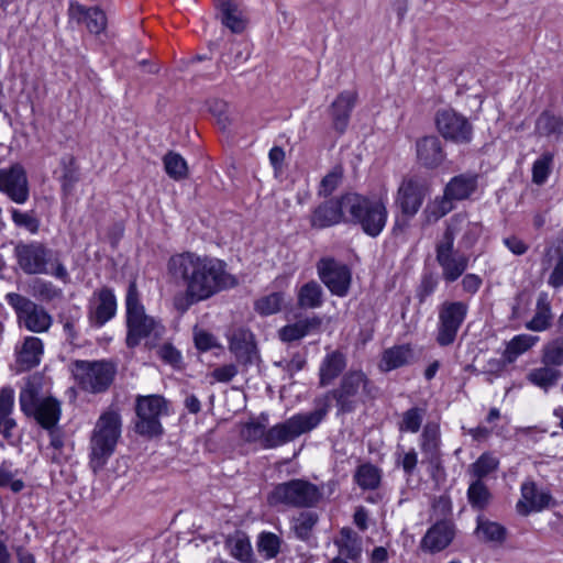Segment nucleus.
<instances>
[{
    "instance_id": "obj_1",
    "label": "nucleus",
    "mask_w": 563,
    "mask_h": 563,
    "mask_svg": "<svg viewBox=\"0 0 563 563\" xmlns=\"http://www.w3.org/2000/svg\"><path fill=\"white\" fill-rule=\"evenodd\" d=\"M329 408L330 405L325 398L322 406L316 410L296 413L268 429V416L261 415L258 420H252L242 427L241 437L247 442L257 443L263 449H275L316 429L327 416Z\"/></svg>"
},
{
    "instance_id": "obj_2",
    "label": "nucleus",
    "mask_w": 563,
    "mask_h": 563,
    "mask_svg": "<svg viewBox=\"0 0 563 563\" xmlns=\"http://www.w3.org/2000/svg\"><path fill=\"white\" fill-rule=\"evenodd\" d=\"M167 273L172 279L181 282H223L229 278L224 261L194 252L170 256Z\"/></svg>"
},
{
    "instance_id": "obj_3",
    "label": "nucleus",
    "mask_w": 563,
    "mask_h": 563,
    "mask_svg": "<svg viewBox=\"0 0 563 563\" xmlns=\"http://www.w3.org/2000/svg\"><path fill=\"white\" fill-rule=\"evenodd\" d=\"M387 200L386 190L374 197H365L356 192L343 195V208L347 211V222L358 224L369 236H378L388 218Z\"/></svg>"
},
{
    "instance_id": "obj_4",
    "label": "nucleus",
    "mask_w": 563,
    "mask_h": 563,
    "mask_svg": "<svg viewBox=\"0 0 563 563\" xmlns=\"http://www.w3.org/2000/svg\"><path fill=\"white\" fill-rule=\"evenodd\" d=\"M121 435V417L115 410L103 412L92 431L90 439V467L95 473L100 471L113 454Z\"/></svg>"
},
{
    "instance_id": "obj_5",
    "label": "nucleus",
    "mask_w": 563,
    "mask_h": 563,
    "mask_svg": "<svg viewBox=\"0 0 563 563\" xmlns=\"http://www.w3.org/2000/svg\"><path fill=\"white\" fill-rule=\"evenodd\" d=\"M125 311L128 346L134 347L147 336L153 335L154 338H159L163 334L164 327L154 318L145 313V309L140 301V294L135 284H130L128 288Z\"/></svg>"
},
{
    "instance_id": "obj_6",
    "label": "nucleus",
    "mask_w": 563,
    "mask_h": 563,
    "mask_svg": "<svg viewBox=\"0 0 563 563\" xmlns=\"http://www.w3.org/2000/svg\"><path fill=\"white\" fill-rule=\"evenodd\" d=\"M377 388L363 371H349L342 379L340 387L332 391L336 406L341 412H351L361 402L376 397Z\"/></svg>"
},
{
    "instance_id": "obj_7",
    "label": "nucleus",
    "mask_w": 563,
    "mask_h": 563,
    "mask_svg": "<svg viewBox=\"0 0 563 563\" xmlns=\"http://www.w3.org/2000/svg\"><path fill=\"white\" fill-rule=\"evenodd\" d=\"M22 269L30 274H46L57 279L67 277L66 268L59 263L55 254L42 244H24L15 249Z\"/></svg>"
},
{
    "instance_id": "obj_8",
    "label": "nucleus",
    "mask_w": 563,
    "mask_h": 563,
    "mask_svg": "<svg viewBox=\"0 0 563 563\" xmlns=\"http://www.w3.org/2000/svg\"><path fill=\"white\" fill-rule=\"evenodd\" d=\"M321 498L322 493L317 485L303 479H291L275 486L267 500L272 506L309 508L316 506Z\"/></svg>"
},
{
    "instance_id": "obj_9",
    "label": "nucleus",
    "mask_w": 563,
    "mask_h": 563,
    "mask_svg": "<svg viewBox=\"0 0 563 563\" xmlns=\"http://www.w3.org/2000/svg\"><path fill=\"white\" fill-rule=\"evenodd\" d=\"M135 410L137 418L135 430L137 433L150 438L162 434L161 417L168 412L167 401L163 396H139Z\"/></svg>"
},
{
    "instance_id": "obj_10",
    "label": "nucleus",
    "mask_w": 563,
    "mask_h": 563,
    "mask_svg": "<svg viewBox=\"0 0 563 563\" xmlns=\"http://www.w3.org/2000/svg\"><path fill=\"white\" fill-rule=\"evenodd\" d=\"M114 367L106 361H77L74 374L81 387L91 393L107 389L114 376Z\"/></svg>"
},
{
    "instance_id": "obj_11",
    "label": "nucleus",
    "mask_w": 563,
    "mask_h": 563,
    "mask_svg": "<svg viewBox=\"0 0 563 563\" xmlns=\"http://www.w3.org/2000/svg\"><path fill=\"white\" fill-rule=\"evenodd\" d=\"M8 302L15 309L20 324L31 332H45L52 325V317L44 308L18 294H9Z\"/></svg>"
},
{
    "instance_id": "obj_12",
    "label": "nucleus",
    "mask_w": 563,
    "mask_h": 563,
    "mask_svg": "<svg viewBox=\"0 0 563 563\" xmlns=\"http://www.w3.org/2000/svg\"><path fill=\"white\" fill-rule=\"evenodd\" d=\"M439 133L455 143H467L472 140L473 129L465 117L451 108L441 109L435 114Z\"/></svg>"
},
{
    "instance_id": "obj_13",
    "label": "nucleus",
    "mask_w": 563,
    "mask_h": 563,
    "mask_svg": "<svg viewBox=\"0 0 563 563\" xmlns=\"http://www.w3.org/2000/svg\"><path fill=\"white\" fill-rule=\"evenodd\" d=\"M467 313V306L463 302H445L439 312V327L437 341L446 346L454 342L457 331Z\"/></svg>"
},
{
    "instance_id": "obj_14",
    "label": "nucleus",
    "mask_w": 563,
    "mask_h": 563,
    "mask_svg": "<svg viewBox=\"0 0 563 563\" xmlns=\"http://www.w3.org/2000/svg\"><path fill=\"white\" fill-rule=\"evenodd\" d=\"M482 234V225L477 221H472L466 214H455L446 229L441 242H451L453 247L454 240L462 250H468L475 245Z\"/></svg>"
},
{
    "instance_id": "obj_15",
    "label": "nucleus",
    "mask_w": 563,
    "mask_h": 563,
    "mask_svg": "<svg viewBox=\"0 0 563 563\" xmlns=\"http://www.w3.org/2000/svg\"><path fill=\"white\" fill-rule=\"evenodd\" d=\"M0 191L16 203H24L29 199L27 177L22 166L0 169Z\"/></svg>"
},
{
    "instance_id": "obj_16",
    "label": "nucleus",
    "mask_w": 563,
    "mask_h": 563,
    "mask_svg": "<svg viewBox=\"0 0 563 563\" xmlns=\"http://www.w3.org/2000/svg\"><path fill=\"white\" fill-rule=\"evenodd\" d=\"M520 493L521 496L516 504V510L521 516L540 512L552 503L551 494L547 489L538 487L534 482L522 483Z\"/></svg>"
},
{
    "instance_id": "obj_17",
    "label": "nucleus",
    "mask_w": 563,
    "mask_h": 563,
    "mask_svg": "<svg viewBox=\"0 0 563 563\" xmlns=\"http://www.w3.org/2000/svg\"><path fill=\"white\" fill-rule=\"evenodd\" d=\"M424 199L422 185L413 178H405L395 197V206L406 218H412L420 209Z\"/></svg>"
},
{
    "instance_id": "obj_18",
    "label": "nucleus",
    "mask_w": 563,
    "mask_h": 563,
    "mask_svg": "<svg viewBox=\"0 0 563 563\" xmlns=\"http://www.w3.org/2000/svg\"><path fill=\"white\" fill-rule=\"evenodd\" d=\"M455 536L454 525L448 520H440L432 525L420 541V550L435 554L445 550Z\"/></svg>"
},
{
    "instance_id": "obj_19",
    "label": "nucleus",
    "mask_w": 563,
    "mask_h": 563,
    "mask_svg": "<svg viewBox=\"0 0 563 563\" xmlns=\"http://www.w3.org/2000/svg\"><path fill=\"white\" fill-rule=\"evenodd\" d=\"M48 395L44 391V379L41 375L34 374L29 376L21 387L19 395V404L21 411L29 416L36 412L37 406L48 399Z\"/></svg>"
},
{
    "instance_id": "obj_20",
    "label": "nucleus",
    "mask_w": 563,
    "mask_h": 563,
    "mask_svg": "<svg viewBox=\"0 0 563 563\" xmlns=\"http://www.w3.org/2000/svg\"><path fill=\"white\" fill-rule=\"evenodd\" d=\"M43 354V341L37 336H25L22 343L15 346L18 372L29 371L40 365Z\"/></svg>"
},
{
    "instance_id": "obj_21",
    "label": "nucleus",
    "mask_w": 563,
    "mask_h": 563,
    "mask_svg": "<svg viewBox=\"0 0 563 563\" xmlns=\"http://www.w3.org/2000/svg\"><path fill=\"white\" fill-rule=\"evenodd\" d=\"M68 15L71 21L85 24L92 34H100L106 30V14L97 7L86 8L78 2H71L68 8Z\"/></svg>"
},
{
    "instance_id": "obj_22",
    "label": "nucleus",
    "mask_w": 563,
    "mask_h": 563,
    "mask_svg": "<svg viewBox=\"0 0 563 563\" xmlns=\"http://www.w3.org/2000/svg\"><path fill=\"white\" fill-rule=\"evenodd\" d=\"M341 221L347 222V211L343 208V196L338 200H329L320 205L311 216L314 228H327Z\"/></svg>"
},
{
    "instance_id": "obj_23",
    "label": "nucleus",
    "mask_w": 563,
    "mask_h": 563,
    "mask_svg": "<svg viewBox=\"0 0 563 563\" xmlns=\"http://www.w3.org/2000/svg\"><path fill=\"white\" fill-rule=\"evenodd\" d=\"M117 312V299L113 292L103 288L91 301L90 320L97 327L104 325Z\"/></svg>"
},
{
    "instance_id": "obj_24",
    "label": "nucleus",
    "mask_w": 563,
    "mask_h": 563,
    "mask_svg": "<svg viewBox=\"0 0 563 563\" xmlns=\"http://www.w3.org/2000/svg\"><path fill=\"white\" fill-rule=\"evenodd\" d=\"M223 284H188L186 294L177 295L174 299L176 309L185 312L191 305L208 299L224 289Z\"/></svg>"
},
{
    "instance_id": "obj_25",
    "label": "nucleus",
    "mask_w": 563,
    "mask_h": 563,
    "mask_svg": "<svg viewBox=\"0 0 563 563\" xmlns=\"http://www.w3.org/2000/svg\"><path fill=\"white\" fill-rule=\"evenodd\" d=\"M229 349L236 360L243 364H251L256 358L257 352L253 334L244 329L233 332L229 341Z\"/></svg>"
},
{
    "instance_id": "obj_26",
    "label": "nucleus",
    "mask_w": 563,
    "mask_h": 563,
    "mask_svg": "<svg viewBox=\"0 0 563 563\" xmlns=\"http://www.w3.org/2000/svg\"><path fill=\"white\" fill-rule=\"evenodd\" d=\"M437 258L449 279L459 278L466 268V258L453 253L450 241L440 242L437 250Z\"/></svg>"
},
{
    "instance_id": "obj_27",
    "label": "nucleus",
    "mask_w": 563,
    "mask_h": 563,
    "mask_svg": "<svg viewBox=\"0 0 563 563\" xmlns=\"http://www.w3.org/2000/svg\"><path fill=\"white\" fill-rule=\"evenodd\" d=\"M357 95L354 91H343L333 101L331 115L334 128L343 132L349 123L350 114L356 103Z\"/></svg>"
},
{
    "instance_id": "obj_28",
    "label": "nucleus",
    "mask_w": 563,
    "mask_h": 563,
    "mask_svg": "<svg viewBox=\"0 0 563 563\" xmlns=\"http://www.w3.org/2000/svg\"><path fill=\"white\" fill-rule=\"evenodd\" d=\"M553 322V312L551 299L547 292H540L536 302L534 314L526 322L527 330L534 332H543L551 328Z\"/></svg>"
},
{
    "instance_id": "obj_29",
    "label": "nucleus",
    "mask_w": 563,
    "mask_h": 563,
    "mask_svg": "<svg viewBox=\"0 0 563 563\" xmlns=\"http://www.w3.org/2000/svg\"><path fill=\"white\" fill-rule=\"evenodd\" d=\"M418 161L428 168L438 167L444 159L441 142L437 136H426L417 142Z\"/></svg>"
},
{
    "instance_id": "obj_30",
    "label": "nucleus",
    "mask_w": 563,
    "mask_h": 563,
    "mask_svg": "<svg viewBox=\"0 0 563 563\" xmlns=\"http://www.w3.org/2000/svg\"><path fill=\"white\" fill-rule=\"evenodd\" d=\"M334 544L339 549V556L346 558L351 561H358L362 555L361 538L351 528H342Z\"/></svg>"
},
{
    "instance_id": "obj_31",
    "label": "nucleus",
    "mask_w": 563,
    "mask_h": 563,
    "mask_svg": "<svg viewBox=\"0 0 563 563\" xmlns=\"http://www.w3.org/2000/svg\"><path fill=\"white\" fill-rule=\"evenodd\" d=\"M440 427L437 422H428L422 430L420 437V448L426 459L430 463L439 460L440 455Z\"/></svg>"
},
{
    "instance_id": "obj_32",
    "label": "nucleus",
    "mask_w": 563,
    "mask_h": 563,
    "mask_svg": "<svg viewBox=\"0 0 563 563\" xmlns=\"http://www.w3.org/2000/svg\"><path fill=\"white\" fill-rule=\"evenodd\" d=\"M562 376L563 374L559 368L542 364V366L532 368L527 374V380L547 393L559 383Z\"/></svg>"
},
{
    "instance_id": "obj_33",
    "label": "nucleus",
    "mask_w": 563,
    "mask_h": 563,
    "mask_svg": "<svg viewBox=\"0 0 563 563\" xmlns=\"http://www.w3.org/2000/svg\"><path fill=\"white\" fill-rule=\"evenodd\" d=\"M15 393L10 386H4L0 390V433L4 438H10V432L15 428L16 423L11 413L14 408Z\"/></svg>"
},
{
    "instance_id": "obj_34",
    "label": "nucleus",
    "mask_w": 563,
    "mask_h": 563,
    "mask_svg": "<svg viewBox=\"0 0 563 563\" xmlns=\"http://www.w3.org/2000/svg\"><path fill=\"white\" fill-rule=\"evenodd\" d=\"M476 176L460 175L453 177L445 186L444 194L452 201L467 199L476 189Z\"/></svg>"
},
{
    "instance_id": "obj_35",
    "label": "nucleus",
    "mask_w": 563,
    "mask_h": 563,
    "mask_svg": "<svg viewBox=\"0 0 563 563\" xmlns=\"http://www.w3.org/2000/svg\"><path fill=\"white\" fill-rule=\"evenodd\" d=\"M35 411L36 412L30 413L27 417L33 418L46 430L54 429L60 417V406L54 397H48V399L41 402Z\"/></svg>"
},
{
    "instance_id": "obj_36",
    "label": "nucleus",
    "mask_w": 563,
    "mask_h": 563,
    "mask_svg": "<svg viewBox=\"0 0 563 563\" xmlns=\"http://www.w3.org/2000/svg\"><path fill=\"white\" fill-rule=\"evenodd\" d=\"M539 340L540 338L538 335L532 334L522 333L515 335L507 343L503 353L505 362L508 364L514 363L520 355L532 349L539 342Z\"/></svg>"
},
{
    "instance_id": "obj_37",
    "label": "nucleus",
    "mask_w": 563,
    "mask_h": 563,
    "mask_svg": "<svg viewBox=\"0 0 563 563\" xmlns=\"http://www.w3.org/2000/svg\"><path fill=\"white\" fill-rule=\"evenodd\" d=\"M317 268L321 282H351L347 266L332 258H322Z\"/></svg>"
},
{
    "instance_id": "obj_38",
    "label": "nucleus",
    "mask_w": 563,
    "mask_h": 563,
    "mask_svg": "<svg viewBox=\"0 0 563 563\" xmlns=\"http://www.w3.org/2000/svg\"><path fill=\"white\" fill-rule=\"evenodd\" d=\"M321 324V319L318 317L307 318L299 320L292 324L283 327L279 330V336L285 342L299 340L313 330L318 329Z\"/></svg>"
},
{
    "instance_id": "obj_39",
    "label": "nucleus",
    "mask_w": 563,
    "mask_h": 563,
    "mask_svg": "<svg viewBox=\"0 0 563 563\" xmlns=\"http://www.w3.org/2000/svg\"><path fill=\"white\" fill-rule=\"evenodd\" d=\"M412 357L411 349L407 345H397L387 349L382 356L379 368L389 372L409 363Z\"/></svg>"
},
{
    "instance_id": "obj_40",
    "label": "nucleus",
    "mask_w": 563,
    "mask_h": 563,
    "mask_svg": "<svg viewBox=\"0 0 563 563\" xmlns=\"http://www.w3.org/2000/svg\"><path fill=\"white\" fill-rule=\"evenodd\" d=\"M225 549L231 556L241 562H249L253 554L249 537L241 531H236L227 538Z\"/></svg>"
},
{
    "instance_id": "obj_41",
    "label": "nucleus",
    "mask_w": 563,
    "mask_h": 563,
    "mask_svg": "<svg viewBox=\"0 0 563 563\" xmlns=\"http://www.w3.org/2000/svg\"><path fill=\"white\" fill-rule=\"evenodd\" d=\"M345 367L344 357L336 352L328 354L320 365V384L329 385Z\"/></svg>"
},
{
    "instance_id": "obj_42",
    "label": "nucleus",
    "mask_w": 563,
    "mask_h": 563,
    "mask_svg": "<svg viewBox=\"0 0 563 563\" xmlns=\"http://www.w3.org/2000/svg\"><path fill=\"white\" fill-rule=\"evenodd\" d=\"M222 23L232 32H242L245 27V18L239 7L231 1H222L220 4Z\"/></svg>"
},
{
    "instance_id": "obj_43",
    "label": "nucleus",
    "mask_w": 563,
    "mask_h": 563,
    "mask_svg": "<svg viewBox=\"0 0 563 563\" xmlns=\"http://www.w3.org/2000/svg\"><path fill=\"white\" fill-rule=\"evenodd\" d=\"M354 481L363 490H373L380 484L382 472L375 465L364 463L356 468Z\"/></svg>"
},
{
    "instance_id": "obj_44",
    "label": "nucleus",
    "mask_w": 563,
    "mask_h": 563,
    "mask_svg": "<svg viewBox=\"0 0 563 563\" xmlns=\"http://www.w3.org/2000/svg\"><path fill=\"white\" fill-rule=\"evenodd\" d=\"M20 472L11 462H2L0 465V488L10 489L18 494L25 488L24 481L19 476Z\"/></svg>"
},
{
    "instance_id": "obj_45",
    "label": "nucleus",
    "mask_w": 563,
    "mask_h": 563,
    "mask_svg": "<svg viewBox=\"0 0 563 563\" xmlns=\"http://www.w3.org/2000/svg\"><path fill=\"white\" fill-rule=\"evenodd\" d=\"M499 466V460L492 453H483L473 464L470 466V474L474 479L482 481L495 472Z\"/></svg>"
},
{
    "instance_id": "obj_46",
    "label": "nucleus",
    "mask_w": 563,
    "mask_h": 563,
    "mask_svg": "<svg viewBox=\"0 0 563 563\" xmlns=\"http://www.w3.org/2000/svg\"><path fill=\"white\" fill-rule=\"evenodd\" d=\"M541 363L556 368L563 365V338H555L543 345Z\"/></svg>"
},
{
    "instance_id": "obj_47",
    "label": "nucleus",
    "mask_w": 563,
    "mask_h": 563,
    "mask_svg": "<svg viewBox=\"0 0 563 563\" xmlns=\"http://www.w3.org/2000/svg\"><path fill=\"white\" fill-rule=\"evenodd\" d=\"M467 498L473 508L484 509L488 506L492 495L483 481L474 479L468 486Z\"/></svg>"
},
{
    "instance_id": "obj_48",
    "label": "nucleus",
    "mask_w": 563,
    "mask_h": 563,
    "mask_svg": "<svg viewBox=\"0 0 563 563\" xmlns=\"http://www.w3.org/2000/svg\"><path fill=\"white\" fill-rule=\"evenodd\" d=\"M164 167L167 175L175 179H185L188 176V166L185 158L178 153L169 152L164 156Z\"/></svg>"
},
{
    "instance_id": "obj_49",
    "label": "nucleus",
    "mask_w": 563,
    "mask_h": 563,
    "mask_svg": "<svg viewBox=\"0 0 563 563\" xmlns=\"http://www.w3.org/2000/svg\"><path fill=\"white\" fill-rule=\"evenodd\" d=\"M476 531L488 542H503L506 538V529L501 525L483 518H478Z\"/></svg>"
},
{
    "instance_id": "obj_50",
    "label": "nucleus",
    "mask_w": 563,
    "mask_h": 563,
    "mask_svg": "<svg viewBox=\"0 0 563 563\" xmlns=\"http://www.w3.org/2000/svg\"><path fill=\"white\" fill-rule=\"evenodd\" d=\"M322 288L320 284H305L299 291V305L305 308H316L322 302Z\"/></svg>"
},
{
    "instance_id": "obj_51",
    "label": "nucleus",
    "mask_w": 563,
    "mask_h": 563,
    "mask_svg": "<svg viewBox=\"0 0 563 563\" xmlns=\"http://www.w3.org/2000/svg\"><path fill=\"white\" fill-rule=\"evenodd\" d=\"M284 296L282 292H273L257 299L254 303L255 310L262 316L277 313L284 305Z\"/></svg>"
},
{
    "instance_id": "obj_52",
    "label": "nucleus",
    "mask_w": 563,
    "mask_h": 563,
    "mask_svg": "<svg viewBox=\"0 0 563 563\" xmlns=\"http://www.w3.org/2000/svg\"><path fill=\"white\" fill-rule=\"evenodd\" d=\"M453 209V201L443 192L442 197H437L427 205L424 214L428 221H437Z\"/></svg>"
},
{
    "instance_id": "obj_53",
    "label": "nucleus",
    "mask_w": 563,
    "mask_h": 563,
    "mask_svg": "<svg viewBox=\"0 0 563 563\" xmlns=\"http://www.w3.org/2000/svg\"><path fill=\"white\" fill-rule=\"evenodd\" d=\"M537 130L542 135L563 136V119L543 113L537 121Z\"/></svg>"
},
{
    "instance_id": "obj_54",
    "label": "nucleus",
    "mask_w": 563,
    "mask_h": 563,
    "mask_svg": "<svg viewBox=\"0 0 563 563\" xmlns=\"http://www.w3.org/2000/svg\"><path fill=\"white\" fill-rule=\"evenodd\" d=\"M424 417V410L418 407L410 408L402 413L399 424L401 432L417 433L421 427Z\"/></svg>"
},
{
    "instance_id": "obj_55",
    "label": "nucleus",
    "mask_w": 563,
    "mask_h": 563,
    "mask_svg": "<svg viewBox=\"0 0 563 563\" xmlns=\"http://www.w3.org/2000/svg\"><path fill=\"white\" fill-rule=\"evenodd\" d=\"M258 552L266 559H273L279 553L280 539L272 532H262L257 540Z\"/></svg>"
},
{
    "instance_id": "obj_56",
    "label": "nucleus",
    "mask_w": 563,
    "mask_h": 563,
    "mask_svg": "<svg viewBox=\"0 0 563 563\" xmlns=\"http://www.w3.org/2000/svg\"><path fill=\"white\" fill-rule=\"evenodd\" d=\"M552 155L544 154L540 158H538L532 166V180L533 183L541 185L543 184L551 169Z\"/></svg>"
},
{
    "instance_id": "obj_57",
    "label": "nucleus",
    "mask_w": 563,
    "mask_h": 563,
    "mask_svg": "<svg viewBox=\"0 0 563 563\" xmlns=\"http://www.w3.org/2000/svg\"><path fill=\"white\" fill-rule=\"evenodd\" d=\"M343 176L341 167L331 169L321 180L319 192L323 196L331 195L340 185Z\"/></svg>"
},
{
    "instance_id": "obj_58",
    "label": "nucleus",
    "mask_w": 563,
    "mask_h": 563,
    "mask_svg": "<svg viewBox=\"0 0 563 563\" xmlns=\"http://www.w3.org/2000/svg\"><path fill=\"white\" fill-rule=\"evenodd\" d=\"M12 220L15 225L25 229L30 233H36L40 227L38 220L30 212L12 210Z\"/></svg>"
},
{
    "instance_id": "obj_59",
    "label": "nucleus",
    "mask_w": 563,
    "mask_h": 563,
    "mask_svg": "<svg viewBox=\"0 0 563 563\" xmlns=\"http://www.w3.org/2000/svg\"><path fill=\"white\" fill-rule=\"evenodd\" d=\"M194 340L196 347L201 352L220 346L218 340L211 333L198 328L194 330Z\"/></svg>"
},
{
    "instance_id": "obj_60",
    "label": "nucleus",
    "mask_w": 563,
    "mask_h": 563,
    "mask_svg": "<svg viewBox=\"0 0 563 563\" xmlns=\"http://www.w3.org/2000/svg\"><path fill=\"white\" fill-rule=\"evenodd\" d=\"M238 374V367L234 364H227L213 369L210 374L213 382L229 383Z\"/></svg>"
},
{
    "instance_id": "obj_61",
    "label": "nucleus",
    "mask_w": 563,
    "mask_h": 563,
    "mask_svg": "<svg viewBox=\"0 0 563 563\" xmlns=\"http://www.w3.org/2000/svg\"><path fill=\"white\" fill-rule=\"evenodd\" d=\"M159 357L172 366H177L181 362V354L172 344H163L157 351Z\"/></svg>"
},
{
    "instance_id": "obj_62",
    "label": "nucleus",
    "mask_w": 563,
    "mask_h": 563,
    "mask_svg": "<svg viewBox=\"0 0 563 563\" xmlns=\"http://www.w3.org/2000/svg\"><path fill=\"white\" fill-rule=\"evenodd\" d=\"M400 463H401V466H402V470L405 471V473L407 475H411L418 464V454L415 451V449H411L408 452H406L402 455Z\"/></svg>"
},
{
    "instance_id": "obj_63",
    "label": "nucleus",
    "mask_w": 563,
    "mask_h": 563,
    "mask_svg": "<svg viewBox=\"0 0 563 563\" xmlns=\"http://www.w3.org/2000/svg\"><path fill=\"white\" fill-rule=\"evenodd\" d=\"M35 292L40 296L42 300L47 301L53 300L60 295L59 290L53 287V284H37Z\"/></svg>"
},
{
    "instance_id": "obj_64",
    "label": "nucleus",
    "mask_w": 563,
    "mask_h": 563,
    "mask_svg": "<svg viewBox=\"0 0 563 563\" xmlns=\"http://www.w3.org/2000/svg\"><path fill=\"white\" fill-rule=\"evenodd\" d=\"M504 244L515 255H522L528 250V246L523 243V241L516 236L504 239Z\"/></svg>"
}]
</instances>
